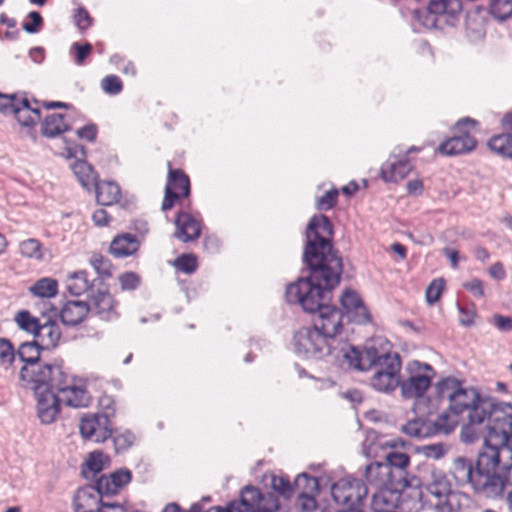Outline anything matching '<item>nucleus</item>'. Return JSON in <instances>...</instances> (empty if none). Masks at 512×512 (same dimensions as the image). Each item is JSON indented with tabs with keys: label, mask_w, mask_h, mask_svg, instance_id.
Listing matches in <instances>:
<instances>
[{
	"label": "nucleus",
	"mask_w": 512,
	"mask_h": 512,
	"mask_svg": "<svg viewBox=\"0 0 512 512\" xmlns=\"http://www.w3.org/2000/svg\"><path fill=\"white\" fill-rule=\"evenodd\" d=\"M407 370L410 373L417 372V373H422V374H429V375H431V380L434 378V376L436 374L434 368L430 364L423 363V362H420L417 360L409 362L407 365Z\"/></svg>",
	"instance_id": "338daca9"
},
{
	"label": "nucleus",
	"mask_w": 512,
	"mask_h": 512,
	"mask_svg": "<svg viewBox=\"0 0 512 512\" xmlns=\"http://www.w3.org/2000/svg\"><path fill=\"white\" fill-rule=\"evenodd\" d=\"M340 303L343 310L342 313L347 314L348 310H355L357 306L364 302L356 291L352 289H346L340 298Z\"/></svg>",
	"instance_id": "09e8293b"
},
{
	"label": "nucleus",
	"mask_w": 512,
	"mask_h": 512,
	"mask_svg": "<svg viewBox=\"0 0 512 512\" xmlns=\"http://www.w3.org/2000/svg\"><path fill=\"white\" fill-rule=\"evenodd\" d=\"M415 18L426 28H442L444 25L439 16L429 9V6L424 11L415 10Z\"/></svg>",
	"instance_id": "de8ad7c7"
},
{
	"label": "nucleus",
	"mask_w": 512,
	"mask_h": 512,
	"mask_svg": "<svg viewBox=\"0 0 512 512\" xmlns=\"http://www.w3.org/2000/svg\"><path fill=\"white\" fill-rule=\"evenodd\" d=\"M429 9L439 16L444 25L455 26L462 11L461 0H430Z\"/></svg>",
	"instance_id": "393cba45"
},
{
	"label": "nucleus",
	"mask_w": 512,
	"mask_h": 512,
	"mask_svg": "<svg viewBox=\"0 0 512 512\" xmlns=\"http://www.w3.org/2000/svg\"><path fill=\"white\" fill-rule=\"evenodd\" d=\"M64 383V386H66L65 390L59 392L64 395L63 401L67 406L80 408L87 407L91 403V396L89 392L71 384L69 376L66 373Z\"/></svg>",
	"instance_id": "cd10ccee"
},
{
	"label": "nucleus",
	"mask_w": 512,
	"mask_h": 512,
	"mask_svg": "<svg viewBox=\"0 0 512 512\" xmlns=\"http://www.w3.org/2000/svg\"><path fill=\"white\" fill-rule=\"evenodd\" d=\"M27 18L29 21L22 23V29L30 34L38 33L44 25L42 15L38 11H31L28 13Z\"/></svg>",
	"instance_id": "603ef678"
},
{
	"label": "nucleus",
	"mask_w": 512,
	"mask_h": 512,
	"mask_svg": "<svg viewBox=\"0 0 512 512\" xmlns=\"http://www.w3.org/2000/svg\"><path fill=\"white\" fill-rule=\"evenodd\" d=\"M338 190L331 189L323 196L319 197L316 202V208L320 211L333 209L337 204Z\"/></svg>",
	"instance_id": "13d9d810"
},
{
	"label": "nucleus",
	"mask_w": 512,
	"mask_h": 512,
	"mask_svg": "<svg viewBox=\"0 0 512 512\" xmlns=\"http://www.w3.org/2000/svg\"><path fill=\"white\" fill-rule=\"evenodd\" d=\"M99 406L102 409V413L99 416H106L107 420L113 417L115 414V400L112 396L102 395L99 398Z\"/></svg>",
	"instance_id": "69168bd1"
},
{
	"label": "nucleus",
	"mask_w": 512,
	"mask_h": 512,
	"mask_svg": "<svg viewBox=\"0 0 512 512\" xmlns=\"http://www.w3.org/2000/svg\"><path fill=\"white\" fill-rule=\"evenodd\" d=\"M29 292L40 298L54 297L58 292V282L52 278H41L29 287Z\"/></svg>",
	"instance_id": "4c0bfd02"
},
{
	"label": "nucleus",
	"mask_w": 512,
	"mask_h": 512,
	"mask_svg": "<svg viewBox=\"0 0 512 512\" xmlns=\"http://www.w3.org/2000/svg\"><path fill=\"white\" fill-rule=\"evenodd\" d=\"M91 307L88 302L71 300L60 311V318L65 326L75 327L83 322Z\"/></svg>",
	"instance_id": "a878e982"
},
{
	"label": "nucleus",
	"mask_w": 512,
	"mask_h": 512,
	"mask_svg": "<svg viewBox=\"0 0 512 512\" xmlns=\"http://www.w3.org/2000/svg\"><path fill=\"white\" fill-rule=\"evenodd\" d=\"M249 493L253 500L250 502L251 507H245V512H277L280 510V502L278 496L274 492H262L260 488L248 485Z\"/></svg>",
	"instance_id": "412c9836"
},
{
	"label": "nucleus",
	"mask_w": 512,
	"mask_h": 512,
	"mask_svg": "<svg viewBox=\"0 0 512 512\" xmlns=\"http://www.w3.org/2000/svg\"><path fill=\"white\" fill-rule=\"evenodd\" d=\"M501 450H481L475 465L474 490L489 498L501 496L507 477L500 475Z\"/></svg>",
	"instance_id": "6e6552de"
},
{
	"label": "nucleus",
	"mask_w": 512,
	"mask_h": 512,
	"mask_svg": "<svg viewBox=\"0 0 512 512\" xmlns=\"http://www.w3.org/2000/svg\"><path fill=\"white\" fill-rule=\"evenodd\" d=\"M491 151L504 158H512V134L502 133L493 136L487 143Z\"/></svg>",
	"instance_id": "c9c22d12"
},
{
	"label": "nucleus",
	"mask_w": 512,
	"mask_h": 512,
	"mask_svg": "<svg viewBox=\"0 0 512 512\" xmlns=\"http://www.w3.org/2000/svg\"><path fill=\"white\" fill-rule=\"evenodd\" d=\"M334 227L324 214L311 217L305 232L302 258L343 266L342 257L333 244Z\"/></svg>",
	"instance_id": "423d86ee"
},
{
	"label": "nucleus",
	"mask_w": 512,
	"mask_h": 512,
	"mask_svg": "<svg viewBox=\"0 0 512 512\" xmlns=\"http://www.w3.org/2000/svg\"><path fill=\"white\" fill-rule=\"evenodd\" d=\"M96 280L97 279L90 281L88 279V272L86 270L76 271L70 275L67 289L72 295L76 296H79L88 291L92 293V291H94L93 287Z\"/></svg>",
	"instance_id": "f704fd0d"
},
{
	"label": "nucleus",
	"mask_w": 512,
	"mask_h": 512,
	"mask_svg": "<svg viewBox=\"0 0 512 512\" xmlns=\"http://www.w3.org/2000/svg\"><path fill=\"white\" fill-rule=\"evenodd\" d=\"M431 495L441 500H447L452 494V485L447 475L439 469L430 471L429 480L424 484Z\"/></svg>",
	"instance_id": "bb28decb"
},
{
	"label": "nucleus",
	"mask_w": 512,
	"mask_h": 512,
	"mask_svg": "<svg viewBox=\"0 0 512 512\" xmlns=\"http://www.w3.org/2000/svg\"><path fill=\"white\" fill-rule=\"evenodd\" d=\"M15 351L10 340L0 338V364L11 366L15 360Z\"/></svg>",
	"instance_id": "5fc2aeb1"
},
{
	"label": "nucleus",
	"mask_w": 512,
	"mask_h": 512,
	"mask_svg": "<svg viewBox=\"0 0 512 512\" xmlns=\"http://www.w3.org/2000/svg\"><path fill=\"white\" fill-rule=\"evenodd\" d=\"M34 380L28 383L36 397L37 415L42 424H51L60 413L59 391L65 390V371L62 366H46L31 375Z\"/></svg>",
	"instance_id": "39448f33"
},
{
	"label": "nucleus",
	"mask_w": 512,
	"mask_h": 512,
	"mask_svg": "<svg viewBox=\"0 0 512 512\" xmlns=\"http://www.w3.org/2000/svg\"><path fill=\"white\" fill-rule=\"evenodd\" d=\"M302 262L301 276L286 286L285 298L288 303L298 304L303 311L313 314L332 301L343 266L303 258Z\"/></svg>",
	"instance_id": "f03ea898"
},
{
	"label": "nucleus",
	"mask_w": 512,
	"mask_h": 512,
	"mask_svg": "<svg viewBox=\"0 0 512 512\" xmlns=\"http://www.w3.org/2000/svg\"><path fill=\"white\" fill-rule=\"evenodd\" d=\"M248 490V485L241 488L239 492V499L230 501L225 507L212 506L206 508L202 503H193L191 505V512H245V507H251L252 496Z\"/></svg>",
	"instance_id": "b1692460"
},
{
	"label": "nucleus",
	"mask_w": 512,
	"mask_h": 512,
	"mask_svg": "<svg viewBox=\"0 0 512 512\" xmlns=\"http://www.w3.org/2000/svg\"><path fill=\"white\" fill-rule=\"evenodd\" d=\"M477 124L478 122L470 117L457 121L454 127V136L440 144L439 152L447 156H455L474 150L477 146V141L470 135L469 129Z\"/></svg>",
	"instance_id": "9d476101"
},
{
	"label": "nucleus",
	"mask_w": 512,
	"mask_h": 512,
	"mask_svg": "<svg viewBox=\"0 0 512 512\" xmlns=\"http://www.w3.org/2000/svg\"><path fill=\"white\" fill-rule=\"evenodd\" d=\"M42 350L35 341L24 342L18 348L17 356L22 362L26 363L20 370V379L26 384L31 383L34 380L31 375L42 370V368L59 366L58 364H40V352Z\"/></svg>",
	"instance_id": "9b49d317"
},
{
	"label": "nucleus",
	"mask_w": 512,
	"mask_h": 512,
	"mask_svg": "<svg viewBox=\"0 0 512 512\" xmlns=\"http://www.w3.org/2000/svg\"><path fill=\"white\" fill-rule=\"evenodd\" d=\"M425 425L421 423L419 420L409 421L406 425L403 426V431L412 437L415 438H423L428 432L424 430Z\"/></svg>",
	"instance_id": "0e129e2a"
},
{
	"label": "nucleus",
	"mask_w": 512,
	"mask_h": 512,
	"mask_svg": "<svg viewBox=\"0 0 512 512\" xmlns=\"http://www.w3.org/2000/svg\"><path fill=\"white\" fill-rule=\"evenodd\" d=\"M111 482L116 484V488L120 491L124 486L129 484L132 480V473L127 468H120L108 475Z\"/></svg>",
	"instance_id": "052dcab7"
},
{
	"label": "nucleus",
	"mask_w": 512,
	"mask_h": 512,
	"mask_svg": "<svg viewBox=\"0 0 512 512\" xmlns=\"http://www.w3.org/2000/svg\"><path fill=\"white\" fill-rule=\"evenodd\" d=\"M96 201L101 206H111L117 203L121 197L119 185L114 181H98L93 186Z\"/></svg>",
	"instance_id": "c85d7f7f"
},
{
	"label": "nucleus",
	"mask_w": 512,
	"mask_h": 512,
	"mask_svg": "<svg viewBox=\"0 0 512 512\" xmlns=\"http://www.w3.org/2000/svg\"><path fill=\"white\" fill-rule=\"evenodd\" d=\"M434 388V398L419 401L416 407L421 415H432L447 402V407L434 422L437 432H452L464 414L470 424L484 422V400L488 396H482L475 388L464 387L461 381L451 376L438 381Z\"/></svg>",
	"instance_id": "f257e3e1"
},
{
	"label": "nucleus",
	"mask_w": 512,
	"mask_h": 512,
	"mask_svg": "<svg viewBox=\"0 0 512 512\" xmlns=\"http://www.w3.org/2000/svg\"><path fill=\"white\" fill-rule=\"evenodd\" d=\"M115 300L107 288L92 291L90 294V307L92 312L103 320H112L117 317L115 310Z\"/></svg>",
	"instance_id": "6ab92c4d"
},
{
	"label": "nucleus",
	"mask_w": 512,
	"mask_h": 512,
	"mask_svg": "<svg viewBox=\"0 0 512 512\" xmlns=\"http://www.w3.org/2000/svg\"><path fill=\"white\" fill-rule=\"evenodd\" d=\"M15 322L20 329L35 335L40 328L41 320L33 317L28 310H21L16 314Z\"/></svg>",
	"instance_id": "a19ab883"
},
{
	"label": "nucleus",
	"mask_w": 512,
	"mask_h": 512,
	"mask_svg": "<svg viewBox=\"0 0 512 512\" xmlns=\"http://www.w3.org/2000/svg\"><path fill=\"white\" fill-rule=\"evenodd\" d=\"M101 87L109 95H117L123 89L121 79L116 75H107L101 81Z\"/></svg>",
	"instance_id": "4d7b16f0"
},
{
	"label": "nucleus",
	"mask_w": 512,
	"mask_h": 512,
	"mask_svg": "<svg viewBox=\"0 0 512 512\" xmlns=\"http://www.w3.org/2000/svg\"><path fill=\"white\" fill-rule=\"evenodd\" d=\"M343 315L349 322L359 325H366L372 322V315L364 303L357 306L355 310H348V313Z\"/></svg>",
	"instance_id": "37998d69"
},
{
	"label": "nucleus",
	"mask_w": 512,
	"mask_h": 512,
	"mask_svg": "<svg viewBox=\"0 0 512 512\" xmlns=\"http://www.w3.org/2000/svg\"><path fill=\"white\" fill-rule=\"evenodd\" d=\"M62 332L60 325L56 320L47 318L44 322L40 323V328L37 329L34 341L43 350H52L58 347L61 340Z\"/></svg>",
	"instance_id": "aec40b11"
},
{
	"label": "nucleus",
	"mask_w": 512,
	"mask_h": 512,
	"mask_svg": "<svg viewBox=\"0 0 512 512\" xmlns=\"http://www.w3.org/2000/svg\"><path fill=\"white\" fill-rule=\"evenodd\" d=\"M491 14L501 20L512 15V0H490Z\"/></svg>",
	"instance_id": "a18cd8bd"
},
{
	"label": "nucleus",
	"mask_w": 512,
	"mask_h": 512,
	"mask_svg": "<svg viewBox=\"0 0 512 512\" xmlns=\"http://www.w3.org/2000/svg\"><path fill=\"white\" fill-rule=\"evenodd\" d=\"M389 465L390 471L392 474H396V471H401V477L408 482L409 484L412 480L422 481L419 477L415 475H411L406 472V468L409 465L410 459L407 454L398 452L396 450L391 451L386 455V459L384 461Z\"/></svg>",
	"instance_id": "7c9ffc66"
},
{
	"label": "nucleus",
	"mask_w": 512,
	"mask_h": 512,
	"mask_svg": "<svg viewBox=\"0 0 512 512\" xmlns=\"http://www.w3.org/2000/svg\"><path fill=\"white\" fill-rule=\"evenodd\" d=\"M330 493L332 503L326 505H318L316 495L298 494L296 506L301 512H314L318 507L320 512H365L368 488L362 480L344 477L331 484Z\"/></svg>",
	"instance_id": "20e7f679"
},
{
	"label": "nucleus",
	"mask_w": 512,
	"mask_h": 512,
	"mask_svg": "<svg viewBox=\"0 0 512 512\" xmlns=\"http://www.w3.org/2000/svg\"><path fill=\"white\" fill-rule=\"evenodd\" d=\"M92 44L89 42H85L81 44L80 42H74L71 46V52L75 53V64L81 66L85 63L86 58L92 52Z\"/></svg>",
	"instance_id": "6e6d98bb"
},
{
	"label": "nucleus",
	"mask_w": 512,
	"mask_h": 512,
	"mask_svg": "<svg viewBox=\"0 0 512 512\" xmlns=\"http://www.w3.org/2000/svg\"><path fill=\"white\" fill-rule=\"evenodd\" d=\"M22 94H3L0 93V112L5 115H11Z\"/></svg>",
	"instance_id": "bf43d9fd"
},
{
	"label": "nucleus",
	"mask_w": 512,
	"mask_h": 512,
	"mask_svg": "<svg viewBox=\"0 0 512 512\" xmlns=\"http://www.w3.org/2000/svg\"><path fill=\"white\" fill-rule=\"evenodd\" d=\"M294 487L299 494L317 495L320 492V480L303 472L295 478Z\"/></svg>",
	"instance_id": "e433bc0d"
},
{
	"label": "nucleus",
	"mask_w": 512,
	"mask_h": 512,
	"mask_svg": "<svg viewBox=\"0 0 512 512\" xmlns=\"http://www.w3.org/2000/svg\"><path fill=\"white\" fill-rule=\"evenodd\" d=\"M110 459L101 450H93L88 454L87 459L82 464L81 473L85 478L100 473L107 465Z\"/></svg>",
	"instance_id": "72a5a7b5"
},
{
	"label": "nucleus",
	"mask_w": 512,
	"mask_h": 512,
	"mask_svg": "<svg viewBox=\"0 0 512 512\" xmlns=\"http://www.w3.org/2000/svg\"><path fill=\"white\" fill-rule=\"evenodd\" d=\"M175 237L184 243L194 241L201 235L200 222L191 214L181 211L175 219Z\"/></svg>",
	"instance_id": "5701e85b"
},
{
	"label": "nucleus",
	"mask_w": 512,
	"mask_h": 512,
	"mask_svg": "<svg viewBox=\"0 0 512 512\" xmlns=\"http://www.w3.org/2000/svg\"><path fill=\"white\" fill-rule=\"evenodd\" d=\"M19 250L21 255L24 257L34 258L37 260H41L43 258L42 244L35 238H29L22 241L20 243Z\"/></svg>",
	"instance_id": "79ce46f5"
},
{
	"label": "nucleus",
	"mask_w": 512,
	"mask_h": 512,
	"mask_svg": "<svg viewBox=\"0 0 512 512\" xmlns=\"http://www.w3.org/2000/svg\"><path fill=\"white\" fill-rule=\"evenodd\" d=\"M484 421L488 420L483 448H510L512 444V404L488 397L484 400Z\"/></svg>",
	"instance_id": "0eeeda50"
},
{
	"label": "nucleus",
	"mask_w": 512,
	"mask_h": 512,
	"mask_svg": "<svg viewBox=\"0 0 512 512\" xmlns=\"http://www.w3.org/2000/svg\"><path fill=\"white\" fill-rule=\"evenodd\" d=\"M430 385H431V375L414 372V373H410V376L408 379L403 380V381L400 380V384L398 387H400L401 395L403 398H405V399L415 398L416 399V401L414 403V410H415V412L421 414L418 411L416 404L419 401L426 402L428 399L431 398V397L423 398V395L425 394L427 389L430 387Z\"/></svg>",
	"instance_id": "2eb2a0df"
},
{
	"label": "nucleus",
	"mask_w": 512,
	"mask_h": 512,
	"mask_svg": "<svg viewBox=\"0 0 512 512\" xmlns=\"http://www.w3.org/2000/svg\"><path fill=\"white\" fill-rule=\"evenodd\" d=\"M457 307L460 314V324L465 327L473 325L476 316L475 309L461 306L459 303H457Z\"/></svg>",
	"instance_id": "774afa93"
},
{
	"label": "nucleus",
	"mask_w": 512,
	"mask_h": 512,
	"mask_svg": "<svg viewBox=\"0 0 512 512\" xmlns=\"http://www.w3.org/2000/svg\"><path fill=\"white\" fill-rule=\"evenodd\" d=\"M454 470L456 473L463 474L474 487L475 469L471 461L465 457H458L454 460Z\"/></svg>",
	"instance_id": "864d4df0"
},
{
	"label": "nucleus",
	"mask_w": 512,
	"mask_h": 512,
	"mask_svg": "<svg viewBox=\"0 0 512 512\" xmlns=\"http://www.w3.org/2000/svg\"><path fill=\"white\" fill-rule=\"evenodd\" d=\"M190 195L189 177L180 169H170L165 187V196L162 202V210L171 209L181 197Z\"/></svg>",
	"instance_id": "f8f14e48"
},
{
	"label": "nucleus",
	"mask_w": 512,
	"mask_h": 512,
	"mask_svg": "<svg viewBox=\"0 0 512 512\" xmlns=\"http://www.w3.org/2000/svg\"><path fill=\"white\" fill-rule=\"evenodd\" d=\"M293 347L304 359L321 360L332 353V342L313 326L302 327L294 333Z\"/></svg>",
	"instance_id": "1a4fd4ad"
},
{
	"label": "nucleus",
	"mask_w": 512,
	"mask_h": 512,
	"mask_svg": "<svg viewBox=\"0 0 512 512\" xmlns=\"http://www.w3.org/2000/svg\"><path fill=\"white\" fill-rule=\"evenodd\" d=\"M316 312L319 313V319L314 323L313 327L318 328L330 342L335 341L336 335H338L342 329V321L344 315L342 310L334 305L324 304Z\"/></svg>",
	"instance_id": "ddd939ff"
},
{
	"label": "nucleus",
	"mask_w": 512,
	"mask_h": 512,
	"mask_svg": "<svg viewBox=\"0 0 512 512\" xmlns=\"http://www.w3.org/2000/svg\"><path fill=\"white\" fill-rule=\"evenodd\" d=\"M72 170L82 187L88 191H91L93 186L98 181V174L92 165L84 160H77L72 165Z\"/></svg>",
	"instance_id": "2f4dec72"
},
{
	"label": "nucleus",
	"mask_w": 512,
	"mask_h": 512,
	"mask_svg": "<svg viewBox=\"0 0 512 512\" xmlns=\"http://www.w3.org/2000/svg\"><path fill=\"white\" fill-rule=\"evenodd\" d=\"M64 119L65 115L60 113H53L46 116L41 126L43 136L54 138L66 131H69L71 127L64 121Z\"/></svg>",
	"instance_id": "473e14b6"
},
{
	"label": "nucleus",
	"mask_w": 512,
	"mask_h": 512,
	"mask_svg": "<svg viewBox=\"0 0 512 512\" xmlns=\"http://www.w3.org/2000/svg\"><path fill=\"white\" fill-rule=\"evenodd\" d=\"M103 502L92 485H86L79 488L73 497L74 512H99Z\"/></svg>",
	"instance_id": "4be33fe9"
},
{
	"label": "nucleus",
	"mask_w": 512,
	"mask_h": 512,
	"mask_svg": "<svg viewBox=\"0 0 512 512\" xmlns=\"http://www.w3.org/2000/svg\"><path fill=\"white\" fill-rule=\"evenodd\" d=\"M174 267L183 273L192 274L198 267L197 258L193 254H182L173 263Z\"/></svg>",
	"instance_id": "49530a36"
},
{
	"label": "nucleus",
	"mask_w": 512,
	"mask_h": 512,
	"mask_svg": "<svg viewBox=\"0 0 512 512\" xmlns=\"http://www.w3.org/2000/svg\"><path fill=\"white\" fill-rule=\"evenodd\" d=\"M11 115L15 116L20 125L33 127L41 119L39 101L35 98L29 100L27 94L22 93V98H19Z\"/></svg>",
	"instance_id": "f3484780"
},
{
	"label": "nucleus",
	"mask_w": 512,
	"mask_h": 512,
	"mask_svg": "<svg viewBox=\"0 0 512 512\" xmlns=\"http://www.w3.org/2000/svg\"><path fill=\"white\" fill-rule=\"evenodd\" d=\"M343 358L348 367L354 370L374 369L370 384L378 392L391 393L400 384L401 359L396 352L379 350L374 345H366L363 349L350 346Z\"/></svg>",
	"instance_id": "7ed1b4c3"
},
{
	"label": "nucleus",
	"mask_w": 512,
	"mask_h": 512,
	"mask_svg": "<svg viewBox=\"0 0 512 512\" xmlns=\"http://www.w3.org/2000/svg\"><path fill=\"white\" fill-rule=\"evenodd\" d=\"M109 438H111L114 444V448H130L131 446L134 445L135 441L134 434L129 430H126L124 432L112 430V435Z\"/></svg>",
	"instance_id": "3c124183"
},
{
	"label": "nucleus",
	"mask_w": 512,
	"mask_h": 512,
	"mask_svg": "<svg viewBox=\"0 0 512 512\" xmlns=\"http://www.w3.org/2000/svg\"><path fill=\"white\" fill-rule=\"evenodd\" d=\"M115 485L108 475H102L95 484H92V487L99 493V498L104 499V497L116 495L119 492Z\"/></svg>",
	"instance_id": "c03bdc74"
},
{
	"label": "nucleus",
	"mask_w": 512,
	"mask_h": 512,
	"mask_svg": "<svg viewBox=\"0 0 512 512\" xmlns=\"http://www.w3.org/2000/svg\"><path fill=\"white\" fill-rule=\"evenodd\" d=\"M73 17L75 25L81 31L88 29L92 25L93 19L84 7L76 9Z\"/></svg>",
	"instance_id": "680f3d73"
},
{
	"label": "nucleus",
	"mask_w": 512,
	"mask_h": 512,
	"mask_svg": "<svg viewBox=\"0 0 512 512\" xmlns=\"http://www.w3.org/2000/svg\"><path fill=\"white\" fill-rule=\"evenodd\" d=\"M138 249L139 241L136 236L129 233L116 236L109 247L110 253L116 258L131 256Z\"/></svg>",
	"instance_id": "c756f323"
},
{
	"label": "nucleus",
	"mask_w": 512,
	"mask_h": 512,
	"mask_svg": "<svg viewBox=\"0 0 512 512\" xmlns=\"http://www.w3.org/2000/svg\"><path fill=\"white\" fill-rule=\"evenodd\" d=\"M122 290H135L140 285V277L135 272H125L119 276Z\"/></svg>",
	"instance_id": "e2e57ef3"
},
{
	"label": "nucleus",
	"mask_w": 512,
	"mask_h": 512,
	"mask_svg": "<svg viewBox=\"0 0 512 512\" xmlns=\"http://www.w3.org/2000/svg\"><path fill=\"white\" fill-rule=\"evenodd\" d=\"M89 262L98 274L99 279L104 280L112 277L113 265L108 258L101 254L95 253L91 256Z\"/></svg>",
	"instance_id": "ea45409f"
},
{
	"label": "nucleus",
	"mask_w": 512,
	"mask_h": 512,
	"mask_svg": "<svg viewBox=\"0 0 512 512\" xmlns=\"http://www.w3.org/2000/svg\"><path fill=\"white\" fill-rule=\"evenodd\" d=\"M271 487L284 500H290L295 492L294 484H291L289 477L285 474L272 475Z\"/></svg>",
	"instance_id": "58836bf2"
},
{
	"label": "nucleus",
	"mask_w": 512,
	"mask_h": 512,
	"mask_svg": "<svg viewBox=\"0 0 512 512\" xmlns=\"http://www.w3.org/2000/svg\"><path fill=\"white\" fill-rule=\"evenodd\" d=\"M400 474L401 471H396L395 475L392 474L387 463L375 461L366 466L364 476L367 482L380 489L384 486L399 485L400 482L405 481Z\"/></svg>",
	"instance_id": "dca6fc26"
},
{
	"label": "nucleus",
	"mask_w": 512,
	"mask_h": 512,
	"mask_svg": "<svg viewBox=\"0 0 512 512\" xmlns=\"http://www.w3.org/2000/svg\"><path fill=\"white\" fill-rule=\"evenodd\" d=\"M409 159L406 155L398 157L391 155L389 159L382 164L380 176L385 182L397 183L403 180L412 170Z\"/></svg>",
	"instance_id": "a211bd4d"
},
{
	"label": "nucleus",
	"mask_w": 512,
	"mask_h": 512,
	"mask_svg": "<svg viewBox=\"0 0 512 512\" xmlns=\"http://www.w3.org/2000/svg\"><path fill=\"white\" fill-rule=\"evenodd\" d=\"M445 287V280L443 278L434 279L426 288V301L429 305L435 304L441 297Z\"/></svg>",
	"instance_id": "8fccbe9b"
},
{
	"label": "nucleus",
	"mask_w": 512,
	"mask_h": 512,
	"mask_svg": "<svg viewBox=\"0 0 512 512\" xmlns=\"http://www.w3.org/2000/svg\"><path fill=\"white\" fill-rule=\"evenodd\" d=\"M81 435L96 443H103L112 435L110 420L98 414L83 417L79 425Z\"/></svg>",
	"instance_id": "4468645a"
}]
</instances>
